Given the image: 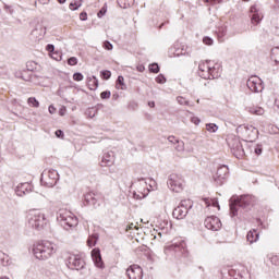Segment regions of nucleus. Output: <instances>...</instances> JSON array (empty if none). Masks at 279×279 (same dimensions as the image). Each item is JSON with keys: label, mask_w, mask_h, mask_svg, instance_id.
I'll use <instances>...</instances> for the list:
<instances>
[{"label": "nucleus", "mask_w": 279, "mask_h": 279, "mask_svg": "<svg viewBox=\"0 0 279 279\" xmlns=\"http://www.w3.org/2000/svg\"><path fill=\"white\" fill-rule=\"evenodd\" d=\"M56 244L49 241H41L33 246V254L38 260H47L56 254Z\"/></svg>", "instance_id": "obj_1"}, {"label": "nucleus", "mask_w": 279, "mask_h": 279, "mask_svg": "<svg viewBox=\"0 0 279 279\" xmlns=\"http://www.w3.org/2000/svg\"><path fill=\"white\" fill-rule=\"evenodd\" d=\"M230 215L231 217H236L239 215V210L243 208H250L252 206V197L250 195H242L240 197H232L230 198Z\"/></svg>", "instance_id": "obj_2"}, {"label": "nucleus", "mask_w": 279, "mask_h": 279, "mask_svg": "<svg viewBox=\"0 0 279 279\" xmlns=\"http://www.w3.org/2000/svg\"><path fill=\"white\" fill-rule=\"evenodd\" d=\"M57 221L64 230H71V228H75L78 223L77 216L66 209H60L58 211Z\"/></svg>", "instance_id": "obj_3"}, {"label": "nucleus", "mask_w": 279, "mask_h": 279, "mask_svg": "<svg viewBox=\"0 0 279 279\" xmlns=\"http://www.w3.org/2000/svg\"><path fill=\"white\" fill-rule=\"evenodd\" d=\"M27 226L32 228V230H43V228L47 226V217L39 210H31Z\"/></svg>", "instance_id": "obj_4"}, {"label": "nucleus", "mask_w": 279, "mask_h": 279, "mask_svg": "<svg viewBox=\"0 0 279 279\" xmlns=\"http://www.w3.org/2000/svg\"><path fill=\"white\" fill-rule=\"evenodd\" d=\"M65 265L69 269L74 271H80L81 276H86L88 274V268H86V262L80 255H70Z\"/></svg>", "instance_id": "obj_5"}, {"label": "nucleus", "mask_w": 279, "mask_h": 279, "mask_svg": "<svg viewBox=\"0 0 279 279\" xmlns=\"http://www.w3.org/2000/svg\"><path fill=\"white\" fill-rule=\"evenodd\" d=\"M58 180H60V174L58 173V170H45L41 173L40 182L44 184V186H48V189H52V186H56L58 184Z\"/></svg>", "instance_id": "obj_6"}, {"label": "nucleus", "mask_w": 279, "mask_h": 279, "mask_svg": "<svg viewBox=\"0 0 279 279\" xmlns=\"http://www.w3.org/2000/svg\"><path fill=\"white\" fill-rule=\"evenodd\" d=\"M168 189L172 191L173 193H182L184 191V179H182V175L172 173L168 177Z\"/></svg>", "instance_id": "obj_7"}, {"label": "nucleus", "mask_w": 279, "mask_h": 279, "mask_svg": "<svg viewBox=\"0 0 279 279\" xmlns=\"http://www.w3.org/2000/svg\"><path fill=\"white\" fill-rule=\"evenodd\" d=\"M193 208V202L191 199L181 201L180 205L173 209L172 217L174 219H184L189 215V210Z\"/></svg>", "instance_id": "obj_8"}, {"label": "nucleus", "mask_w": 279, "mask_h": 279, "mask_svg": "<svg viewBox=\"0 0 279 279\" xmlns=\"http://www.w3.org/2000/svg\"><path fill=\"white\" fill-rule=\"evenodd\" d=\"M236 132H241V134H244L250 143H254V141L258 138V129L253 125L242 124L236 129Z\"/></svg>", "instance_id": "obj_9"}, {"label": "nucleus", "mask_w": 279, "mask_h": 279, "mask_svg": "<svg viewBox=\"0 0 279 279\" xmlns=\"http://www.w3.org/2000/svg\"><path fill=\"white\" fill-rule=\"evenodd\" d=\"M84 206H93L94 208H99L101 204V197L99 194L94 192H88L84 195Z\"/></svg>", "instance_id": "obj_10"}, {"label": "nucleus", "mask_w": 279, "mask_h": 279, "mask_svg": "<svg viewBox=\"0 0 279 279\" xmlns=\"http://www.w3.org/2000/svg\"><path fill=\"white\" fill-rule=\"evenodd\" d=\"M247 88L252 90V93H263V80L258 76H251L246 82Z\"/></svg>", "instance_id": "obj_11"}, {"label": "nucleus", "mask_w": 279, "mask_h": 279, "mask_svg": "<svg viewBox=\"0 0 279 279\" xmlns=\"http://www.w3.org/2000/svg\"><path fill=\"white\" fill-rule=\"evenodd\" d=\"M204 225L207 230H213V232L221 230V220L217 216L207 217Z\"/></svg>", "instance_id": "obj_12"}, {"label": "nucleus", "mask_w": 279, "mask_h": 279, "mask_svg": "<svg viewBox=\"0 0 279 279\" xmlns=\"http://www.w3.org/2000/svg\"><path fill=\"white\" fill-rule=\"evenodd\" d=\"M228 173H230V168H228L227 165L219 166L216 175L214 177L215 182L221 186L226 178H228Z\"/></svg>", "instance_id": "obj_13"}, {"label": "nucleus", "mask_w": 279, "mask_h": 279, "mask_svg": "<svg viewBox=\"0 0 279 279\" xmlns=\"http://www.w3.org/2000/svg\"><path fill=\"white\" fill-rule=\"evenodd\" d=\"M166 252H174L175 254H184L186 252V242L184 240L174 241L166 247Z\"/></svg>", "instance_id": "obj_14"}, {"label": "nucleus", "mask_w": 279, "mask_h": 279, "mask_svg": "<svg viewBox=\"0 0 279 279\" xmlns=\"http://www.w3.org/2000/svg\"><path fill=\"white\" fill-rule=\"evenodd\" d=\"M129 279H143V268L138 265H132L126 269Z\"/></svg>", "instance_id": "obj_15"}, {"label": "nucleus", "mask_w": 279, "mask_h": 279, "mask_svg": "<svg viewBox=\"0 0 279 279\" xmlns=\"http://www.w3.org/2000/svg\"><path fill=\"white\" fill-rule=\"evenodd\" d=\"M210 64H213V61L201 62L198 64V75L203 80H210V73H208Z\"/></svg>", "instance_id": "obj_16"}, {"label": "nucleus", "mask_w": 279, "mask_h": 279, "mask_svg": "<svg viewBox=\"0 0 279 279\" xmlns=\"http://www.w3.org/2000/svg\"><path fill=\"white\" fill-rule=\"evenodd\" d=\"M114 165V151L109 150L102 154L100 166L112 167Z\"/></svg>", "instance_id": "obj_17"}, {"label": "nucleus", "mask_w": 279, "mask_h": 279, "mask_svg": "<svg viewBox=\"0 0 279 279\" xmlns=\"http://www.w3.org/2000/svg\"><path fill=\"white\" fill-rule=\"evenodd\" d=\"M32 184L29 183H21L16 186L15 189V194L17 195V197H23L29 193H32Z\"/></svg>", "instance_id": "obj_18"}, {"label": "nucleus", "mask_w": 279, "mask_h": 279, "mask_svg": "<svg viewBox=\"0 0 279 279\" xmlns=\"http://www.w3.org/2000/svg\"><path fill=\"white\" fill-rule=\"evenodd\" d=\"M92 259L96 267H98L99 269H104V259H101V250L97 247L94 248L92 251Z\"/></svg>", "instance_id": "obj_19"}, {"label": "nucleus", "mask_w": 279, "mask_h": 279, "mask_svg": "<svg viewBox=\"0 0 279 279\" xmlns=\"http://www.w3.org/2000/svg\"><path fill=\"white\" fill-rule=\"evenodd\" d=\"M231 151L235 158H243V156H245V150L239 140H236L231 146Z\"/></svg>", "instance_id": "obj_20"}, {"label": "nucleus", "mask_w": 279, "mask_h": 279, "mask_svg": "<svg viewBox=\"0 0 279 279\" xmlns=\"http://www.w3.org/2000/svg\"><path fill=\"white\" fill-rule=\"evenodd\" d=\"M208 73L209 80H217V77H221V64L211 61Z\"/></svg>", "instance_id": "obj_21"}, {"label": "nucleus", "mask_w": 279, "mask_h": 279, "mask_svg": "<svg viewBox=\"0 0 279 279\" xmlns=\"http://www.w3.org/2000/svg\"><path fill=\"white\" fill-rule=\"evenodd\" d=\"M250 12H251V23H253V25H258V23H260L262 17H260V11L258 10V7H256V4H253L250 8Z\"/></svg>", "instance_id": "obj_22"}, {"label": "nucleus", "mask_w": 279, "mask_h": 279, "mask_svg": "<svg viewBox=\"0 0 279 279\" xmlns=\"http://www.w3.org/2000/svg\"><path fill=\"white\" fill-rule=\"evenodd\" d=\"M87 86L89 90H97V88H99V80L97 76L93 75L87 77Z\"/></svg>", "instance_id": "obj_23"}, {"label": "nucleus", "mask_w": 279, "mask_h": 279, "mask_svg": "<svg viewBox=\"0 0 279 279\" xmlns=\"http://www.w3.org/2000/svg\"><path fill=\"white\" fill-rule=\"evenodd\" d=\"M258 239H259V234H258V231H256V230H251L246 234V241H248V243L251 245H252V243H256V241H258Z\"/></svg>", "instance_id": "obj_24"}, {"label": "nucleus", "mask_w": 279, "mask_h": 279, "mask_svg": "<svg viewBox=\"0 0 279 279\" xmlns=\"http://www.w3.org/2000/svg\"><path fill=\"white\" fill-rule=\"evenodd\" d=\"M147 195H149V187L144 189V191L133 192L134 199H145Z\"/></svg>", "instance_id": "obj_25"}, {"label": "nucleus", "mask_w": 279, "mask_h": 279, "mask_svg": "<svg viewBox=\"0 0 279 279\" xmlns=\"http://www.w3.org/2000/svg\"><path fill=\"white\" fill-rule=\"evenodd\" d=\"M99 241V233H93L87 239V245L88 247H95L97 245V242Z\"/></svg>", "instance_id": "obj_26"}, {"label": "nucleus", "mask_w": 279, "mask_h": 279, "mask_svg": "<svg viewBox=\"0 0 279 279\" xmlns=\"http://www.w3.org/2000/svg\"><path fill=\"white\" fill-rule=\"evenodd\" d=\"M116 88L118 90H126L128 86L125 85V78L123 76H118L116 82Z\"/></svg>", "instance_id": "obj_27"}, {"label": "nucleus", "mask_w": 279, "mask_h": 279, "mask_svg": "<svg viewBox=\"0 0 279 279\" xmlns=\"http://www.w3.org/2000/svg\"><path fill=\"white\" fill-rule=\"evenodd\" d=\"M0 265H2V267H8V265H10V255L1 251H0Z\"/></svg>", "instance_id": "obj_28"}, {"label": "nucleus", "mask_w": 279, "mask_h": 279, "mask_svg": "<svg viewBox=\"0 0 279 279\" xmlns=\"http://www.w3.org/2000/svg\"><path fill=\"white\" fill-rule=\"evenodd\" d=\"M204 202H205L207 208L210 206H213L214 208H218V209L220 208L219 201L217 198H204Z\"/></svg>", "instance_id": "obj_29"}, {"label": "nucleus", "mask_w": 279, "mask_h": 279, "mask_svg": "<svg viewBox=\"0 0 279 279\" xmlns=\"http://www.w3.org/2000/svg\"><path fill=\"white\" fill-rule=\"evenodd\" d=\"M32 34H34L35 36L37 34H39V36H45V34H47V28H45L43 24H37Z\"/></svg>", "instance_id": "obj_30"}, {"label": "nucleus", "mask_w": 279, "mask_h": 279, "mask_svg": "<svg viewBox=\"0 0 279 279\" xmlns=\"http://www.w3.org/2000/svg\"><path fill=\"white\" fill-rule=\"evenodd\" d=\"M118 5L123 8V10H128L130 5L134 4V0H117Z\"/></svg>", "instance_id": "obj_31"}, {"label": "nucleus", "mask_w": 279, "mask_h": 279, "mask_svg": "<svg viewBox=\"0 0 279 279\" xmlns=\"http://www.w3.org/2000/svg\"><path fill=\"white\" fill-rule=\"evenodd\" d=\"M270 58L276 62V64H279V47H275L271 49Z\"/></svg>", "instance_id": "obj_32"}, {"label": "nucleus", "mask_w": 279, "mask_h": 279, "mask_svg": "<svg viewBox=\"0 0 279 279\" xmlns=\"http://www.w3.org/2000/svg\"><path fill=\"white\" fill-rule=\"evenodd\" d=\"M28 105L32 106V108H40V102L36 97H29L27 100Z\"/></svg>", "instance_id": "obj_33"}, {"label": "nucleus", "mask_w": 279, "mask_h": 279, "mask_svg": "<svg viewBox=\"0 0 279 279\" xmlns=\"http://www.w3.org/2000/svg\"><path fill=\"white\" fill-rule=\"evenodd\" d=\"M138 184H143L144 186H147V179L145 178H137L134 180V182L132 183L133 186H138Z\"/></svg>", "instance_id": "obj_34"}, {"label": "nucleus", "mask_w": 279, "mask_h": 279, "mask_svg": "<svg viewBox=\"0 0 279 279\" xmlns=\"http://www.w3.org/2000/svg\"><path fill=\"white\" fill-rule=\"evenodd\" d=\"M27 71L34 72L38 69V64L35 61H28L26 63Z\"/></svg>", "instance_id": "obj_35"}, {"label": "nucleus", "mask_w": 279, "mask_h": 279, "mask_svg": "<svg viewBox=\"0 0 279 279\" xmlns=\"http://www.w3.org/2000/svg\"><path fill=\"white\" fill-rule=\"evenodd\" d=\"M150 73H160V65L158 63H151L148 65Z\"/></svg>", "instance_id": "obj_36"}, {"label": "nucleus", "mask_w": 279, "mask_h": 279, "mask_svg": "<svg viewBox=\"0 0 279 279\" xmlns=\"http://www.w3.org/2000/svg\"><path fill=\"white\" fill-rule=\"evenodd\" d=\"M207 132L215 133L217 130H219V126L215 123H207L206 124Z\"/></svg>", "instance_id": "obj_37"}, {"label": "nucleus", "mask_w": 279, "mask_h": 279, "mask_svg": "<svg viewBox=\"0 0 279 279\" xmlns=\"http://www.w3.org/2000/svg\"><path fill=\"white\" fill-rule=\"evenodd\" d=\"M100 77L102 80H109L110 77H112V72H110V70H102L100 71Z\"/></svg>", "instance_id": "obj_38"}, {"label": "nucleus", "mask_w": 279, "mask_h": 279, "mask_svg": "<svg viewBox=\"0 0 279 279\" xmlns=\"http://www.w3.org/2000/svg\"><path fill=\"white\" fill-rule=\"evenodd\" d=\"M226 34H228V29H226V27H221L218 29V40L220 43L223 41V36H226Z\"/></svg>", "instance_id": "obj_39"}, {"label": "nucleus", "mask_w": 279, "mask_h": 279, "mask_svg": "<svg viewBox=\"0 0 279 279\" xmlns=\"http://www.w3.org/2000/svg\"><path fill=\"white\" fill-rule=\"evenodd\" d=\"M177 101L180 106H191V102L189 100H186V98L182 97V96H178L177 97Z\"/></svg>", "instance_id": "obj_40"}, {"label": "nucleus", "mask_w": 279, "mask_h": 279, "mask_svg": "<svg viewBox=\"0 0 279 279\" xmlns=\"http://www.w3.org/2000/svg\"><path fill=\"white\" fill-rule=\"evenodd\" d=\"M50 57L52 58V60H56L57 62H60V60H62V52L59 51H53Z\"/></svg>", "instance_id": "obj_41"}, {"label": "nucleus", "mask_w": 279, "mask_h": 279, "mask_svg": "<svg viewBox=\"0 0 279 279\" xmlns=\"http://www.w3.org/2000/svg\"><path fill=\"white\" fill-rule=\"evenodd\" d=\"M69 8L72 10V12H75V10H80V8H82V2H71Z\"/></svg>", "instance_id": "obj_42"}, {"label": "nucleus", "mask_w": 279, "mask_h": 279, "mask_svg": "<svg viewBox=\"0 0 279 279\" xmlns=\"http://www.w3.org/2000/svg\"><path fill=\"white\" fill-rule=\"evenodd\" d=\"M106 12H108V7L105 4L97 13L98 19H104Z\"/></svg>", "instance_id": "obj_43"}, {"label": "nucleus", "mask_w": 279, "mask_h": 279, "mask_svg": "<svg viewBox=\"0 0 279 279\" xmlns=\"http://www.w3.org/2000/svg\"><path fill=\"white\" fill-rule=\"evenodd\" d=\"M175 143L178 144L175 146L177 151H184V142L180 140H175Z\"/></svg>", "instance_id": "obj_44"}, {"label": "nucleus", "mask_w": 279, "mask_h": 279, "mask_svg": "<svg viewBox=\"0 0 279 279\" xmlns=\"http://www.w3.org/2000/svg\"><path fill=\"white\" fill-rule=\"evenodd\" d=\"M73 80H74V82H82V80H84V74H82L80 72H75L73 74Z\"/></svg>", "instance_id": "obj_45"}, {"label": "nucleus", "mask_w": 279, "mask_h": 279, "mask_svg": "<svg viewBox=\"0 0 279 279\" xmlns=\"http://www.w3.org/2000/svg\"><path fill=\"white\" fill-rule=\"evenodd\" d=\"M110 97H112V93H110V90H105L100 94L101 99H110Z\"/></svg>", "instance_id": "obj_46"}, {"label": "nucleus", "mask_w": 279, "mask_h": 279, "mask_svg": "<svg viewBox=\"0 0 279 279\" xmlns=\"http://www.w3.org/2000/svg\"><path fill=\"white\" fill-rule=\"evenodd\" d=\"M155 81L157 82V84H165L167 82V77H165L162 74H159Z\"/></svg>", "instance_id": "obj_47"}, {"label": "nucleus", "mask_w": 279, "mask_h": 279, "mask_svg": "<svg viewBox=\"0 0 279 279\" xmlns=\"http://www.w3.org/2000/svg\"><path fill=\"white\" fill-rule=\"evenodd\" d=\"M254 151L256 156H260V154H263V144H257L254 148Z\"/></svg>", "instance_id": "obj_48"}, {"label": "nucleus", "mask_w": 279, "mask_h": 279, "mask_svg": "<svg viewBox=\"0 0 279 279\" xmlns=\"http://www.w3.org/2000/svg\"><path fill=\"white\" fill-rule=\"evenodd\" d=\"M229 276H232L235 279L242 278L241 272H236L234 269L229 270Z\"/></svg>", "instance_id": "obj_49"}, {"label": "nucleus", "mask_w": 279, "mask_h": 279, "mask_svg": "<svg viewBox=\"0 0 279 279\" xmlns=\"http://www.w3.org/2000/svg\"><path fill=\"white\" fill-rule=\"evenodd\" d=\"M46 51H48V53L51 56L56 51V46H53V44H48L46 46Z\"/></svg>", "instance_id": "obj_50"}, {"label": "nucleus", "mask_w": 279, "mask_h": 279, "mask_svg": "<svg viewBox=\"0 0 279 279\" xmlns=\"http://www.w3.org/2000/svg\"><path fill=\"white\" fill-rule=\"evenodd\" d=\"M68 64H69L70 66H75V65L77 64V58H75V57L69 58V59H68Z\"/></svg>", "instance_id": "obj_51"}, {"label": "nucleus", "mask_w": 279, "mask_h": 279, "mask_svg": "<svg viewBox=\"0 0 279 279\" xmlns=\"http://www.w3.org/2000/svg\"><path fill=\"white\" fill-rule=\"evenodd\" d=\"M270 263H271L272 265L278 266V265H279V257H278V255H272V256L270 257Z\"/></svg>", "instance_id": "obj_52"}, {"label": "nucleus", "mask_w": 279, "mask_h": 279, "mask_svg": "<svg viewBox=\"0 0 279 279\" xmlns=\"http://www.w3.org/2000/svg\"><path fill=\"white\" fill-rule=\"evenodd\" d=\"M129 110H136L138 108V104L136 101H131L128 105Z\"/></svg>", "instance_id": "obj_53"}, {"label": "nucleus", "mask_w": 279, "mask_h": 279, "mask_svg": "<svg viewBox=\"0 0 279 279\" xmlns=\"http://www.w3.org/2000/svg\"><path fill=\"white\" fill-rule=\"evenodd\" d=\"M104 47L107 51H112V49H113L112 44L108 40L104 43Z\"/></svg>", "instance_id": "obj_54"}, {"label": "nucleus", "mask_w": 279, "mask_h": 279, "mask_svg": "<svg viewBox=\"0 0 279 279\" xmlns=\"http://www.w3.org/2000/svg\"><path fill=\"white\" fill-rule=\"evenodd\" d=\"M54 134H56L57 138H64V131H62V130H57L54 132Z\"/></svg>", "instance_id": "obj_55"}, {"label": "nucleus", "mask_w": 279, "mask_h": 279, "mask_svg": "<svg viewBox=\"0 0 279 279\" xmlns=\"http://www.w3.org/2000/svg\"><path fill=\"white\" fill-rule=\"evenodd\" d=\"M203 43H204V45L210 46V45H213V38H210V37H204V38H203Z\"/></svg>", "instance_id": "obj_56"}, {"label": "nucleus", "mask_w": 279, "mask_h": 279, "mask_svg": "<svg viewBox=\"0 0 279 279\" xmlns=\"http://www.w3.org/2000/svg\"><path fill=\"white\" fill-rule=\"evenodd\" d=\"M80 19H81V21H88V13L81 12L80 13Z\"/></svg>", "instance_id": "obj_57"}, {"label": "nucleus", "mask_w": 279, "mask_h": 279, "mask_svg": "<svg viewBox=\"0 0 279 279\" xmlns=\"http://www.w3.org/2000/svg\"><path fill=\"white\" fill-rule=\"evenodd\" d=\"M191 121L192 123H194V125H199V123H202V120H199V118L197 117H192Z\"/></svg>", "instance_id": "obj_58"}, {"label": "nucleus", "mask_w": 279, "mask_h": 279, "mask_svg": "<svg viewBox=\"0 0 279 279\" xmlns=\"http://www.w3.org/2000/svg\"><path fill=\"white\" fill-rule=\"evenodd\" d=\"M253 112H254V114L260 116L265 112V110H263V108H257Z\"/></svg>", "instance_id": "obj_59"}, {"label": "nucleus", "mask_w": 279, "mask_h": 279, "mask_svg": "<svg viewBox=\"0 0 279 279\" xmlns=\"http://www.w3.org/2000/svg\"><path fill=\"white\" fill-rule=\"evenodd\" d=\"M48 112H49L50 114H56V107H53V105H50V106L48 107Z\"/></svg>", "instance_id": "obj_60"}, {"label": "nucleus", "mask_w": 279, "mask_h": 279, "mask_svg": "<svg viewBox=\"0 0 279 279\" xmlns=\"http://www.w3.org/2000/svg\"><path fill=\"white\" fill-rule=\"evenodd\" d=\"M168 141H169V143H172L173 145H175V141H178V138H175V136H173V135H170V136H168Z\"/></svg>", "instance_id": "obj_61"}, {"label": "nucleus", "mask_w": 279, "mask_h": 279, "mask_svg": "<svg viewBox=\"0 0 279 279\" xmlns=\"http://www.w3.org/2000/svg\"><path fill=\"white\" fill-rule=\"evenodd\" d=\"M148 184H149V187L151 189V191H154V186H156V181L151 180V179H148Z\"/></svg>", "instance_id": "obj_62"}, {"label": "nucleus", "mask_w": 279, "mask_h": 279, "mask_svg": "<svg viewBox=\"0 0 279 279\" xmlns=\"http://www.w3.org/2000/svg\"><path fill=\"white\" fill-rule=\"evenodd\" d=\"M136 70L138 71V73H143L145 71V65L140 64L137 65Z\"/></svg>", "instance_id": "obj_63"}, {"label": "nucleus", "mask_w": 279, "mask_h": 279, "mask_svg": "<svg viewBox=\"0 0 279 279\" xmlns=\"http://www.w3.org/2000/svg\"><path fill=\"white\" fill-rule=\"evenodd\" d=\"M112 99H113V101H117V99H119V94H117V93L113 94V95H112Z\"/></svg>", "instance_id": "obj_64"}]
</instances>
